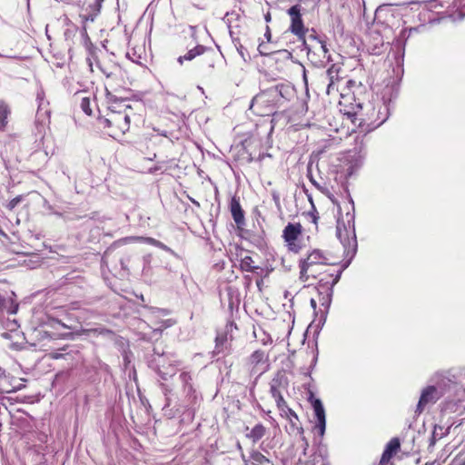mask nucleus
Masks as SVG:
<instances>
[{
	"label": "nucleus",
	"mask_w": 465,
	"mask_h": 465,
	"mask_svg": "<svg viewBox=\"0 0 465 465\" xmlns=\"http://www.w3.org/2000/svg\"><path fill=\"white\" fill-rule=\"evenodd\" d=\"M283 100L282 87L272 86L256 94L252 98L249 109L259 116L272 115L282 105Z\"/></svg>",
	"instance_id": "1"
},
{
	"label": "nucleus",
	"mask_w": 465,
	"mask_h": 465,
	"mask_svg": "<svg viewBox=\"0 0 465 465\" xmlns=\"http://www.w3.org/2000/svg\"><path fill=\"white\" fill-rule=\"evenodd\" d=\"M130 111L129 105L123 111L110 110L106 115L100 118V124L104 129H108L110 136H122L130 129Z\"/></svg>",
	"instance_id": "2"
},
{
	"label": "nucleus",
	"mask_w": 465,
	"mask_h": 465,
	"mask_svg": "<svg viewBox=\"0 0 465 465\" xmlns=\"http://www.w3.org/2000/svg\"><path fill=\"white\" fill-rule=\"evenodd\" d=\"M434 384L425 387L420 393V400L417 404L416 412L420 414L425 407L429 404H434L446 392L450 384V380L446 379L439 374L432 379Z\"/></svg>",
	"instance_id": "3"
},
{
	"label": "nucleus",
	"mask_w": 465,
	"mask_h": 465,
	"mask_svg": "<svg viewBox=\"0 0 465 465\" xmlns=\"http://www.w3.org/2000/svg\"><path fill=\"white\" fill-rule=\"evenodd\" d=\"M326 264H330V262L323 252L318 249L312 251L305 259L300 261V280L303 282H308V274L312 272L313 267Z\"/></svg>",
	"instance_id": "4"
},
{
	"label": "nucleus",
	"mask_w": 465,
	"mask_h": 465,
	"mask_svg": "<svg viewBox=\"0 0 465 465\" xmlns=\"http://www.w3.org/2000/svg\"><path fill=\"white\" fill-rule=\"evenodd\" d=\"M302 232V227L301 223H289L282 231V238L286 242L288 250L293 252L295 253L299 252L301 250V245L298 242V238L301 236Z\"/></svg>",
	"instance_id": "5"
},
{
	"label": "nucleus",
	"mask_w": 465,
	"mask_h": 465,
	"mask_svg": "<svg viewBox=\"0 0 465 465\" xmlns=\"http://www.w3.org/2000/svg\"><path fill=\"white\" fill-rule=\"evenodd\" d=\"M336 235L344 247V251L349 254H354L357 248V241L354 231H349L343 222L338 221L336 226Z\"/></svg>",
	"instance_id": "6"
},
{
	"label": "nucleus",
	"mask_w": 465,
	"mask_h": 465,
	"mask_svg": "<svg viewBox=\"0 0 465 465\" xmlns=\"http://www.w3.org/2000/svg\"><path fill=\"white\" fill-rule=\"evenodd\" d=\"M288 15L291 16V26L290 30L292 34L297 35L299 38H303L306 33V29L303 26V23L301 15V7L296 5L292 6L288 10Z\"/></svg>",
	"instance_id": "7"
},
{
	"label": "nucleus",
	"mask_w": 465,
	"mask_h": 465,
	"mask_svg": "<svg viewBox=\"0 0 465 465\" xmlns=\"http://www.w3.org/2000/svg\"><path fill=\"white\" fill-rule=\"evenodd\" d=\"M248 363L254 373L262 374L268 369V356L263 351H255L249 358Z\"/></svg>",
	"instance_id": "8"
},
{
	"label": "nucleus",
	"mask_w": 465,
	"mask_h": 465,
	"mask_svg": "<svg viewBox=\"0 0 465 465\" xmlns=\"http://www.w3.org/2000/svg\"><path fill=\"white\" fill-rule=\"evenodd\" d=\"M312 407L314 411L315 417L317 419V424L315 425V430H318L320 436H323L325 433L326 428V417L325 411L323 405L319 399H315L312 401Z\"/></svg>",
	"instance_id": "9"
},
{
	"label": "nucleus",
	"mask_w": 465,
	"mask_h": 465,
	"mask_svg": "<svg viewBox=\"0 0 465 465\" xmlns=\"http://www.w3.org/2000/svg\"><path fill=\"white\" fill-rule=\"evenodd\" d=\"M230 210L234 222L240 225L244 222V215L242 210L239 200L236 197H232L230 203Z\"/></svg>",
	"instance_id": "10"
},
{
	"label": "nucleus",
	"mask_w": 465,
	"mask_h": 465,
	"mask_svg": "<svg viewBox=\"0 0 465 465\" xmlns=\"http://www.w3.org/2000/svg\"><path fill=\"white\" fill-rule=\"evenodd\" d=\"M163 361H164L163 359H162V357L159 356V359L157 361L158 373L163 380H167L168 377H172L176 373V369L172 364H169L166 367Z\"/></svg>",
	"instance_id": "11"
},
{
	"label": "nucleus",
	"mask_w": 465,
	"mask_h": 465,
	"mask_svg": "<svg viewBox=\"0 0 465 465\" xmlns=\"http://www.w3.org/2000/svg\"><path fill=\"white\" fill-rule=\"evenodd\" d=\"M205 50V46L199 45L189 50L184 55L179 56L177 61L180 64H183V61H192L196 56L203 54Z\"/></svg>",
	"instance_id": "12"
},
{
	"label": "nucleus",
	"mask_w": 465,
	"mask_h": 465,
	"mask_svg": "<svg viewBox=\"0 0 465 465\" xmlns=\"http://www.w3.org/2000/svg\"><path fill=\"white\" fill-rule=\"evenodd\" d=\"M132 241H141L164 251L169 250V248L164 243L152 237H127L124 239V242H130Z\"/></svg>",
	"instance_id": "13"
},
{
	"label": "nucleus",
	"mask_w": 465,
	"mask_h": 465,
	"mask_svg": "<svg viewBox=\"0 0 465 465\" xmlns=\"http://www.w3.org/2000/svg\"><path fill=\"white\" fill-rule=\"evenodd\" d=\"M401 444L397 438L391 439L387 444L386 450L382 454V460L390 459L400 450Z\"/></svg>",
	"instance_id": "14"
},
{
	"label": "nucleus",
	"mask_w": 465,
	"mask_h": 465,
	"mask_svg": "<svg viewBox=\"0 0 465 465\" xmlns=\"http://www.w3.org/2000/svg\"><path fill=\"white\" fill-rule=\"evenodd\" d=\"M266 433V428L261 424H256L251 431L247 434V438L252 440L254 443L260 440Z\"/></svg>",
	"instance_id": "15"
},
{
	"label": "nucleus",
	"mask_w": 465,
	"mask_h": 465,
	"mask_svg": "<svg viewBox=\"0 0 465 465\" xmlns=\"http://www.w3.org/2000/svg\"><path fill=\"white\" fill-rule=\"evenodd\" d=\"M251 463H245V465H270L271 461L263 454L255 450L251 453L250 456Z\"/></svg>",
	"instance_id": "16"
},
{
	"label": "nucleus",
	"mask_w": 465,
	"mask_h": 465,
	"mask_svg": "<svg viewBox=\"0 0 465 465\" xmlns=\"http://www.w3.org/2000/svg\"><path fill=\"white\" fill-rule=\"evenodd\" d=\"M253 260L251 256L246 255L241 260L240 267L242 271L253 272L258 267L253 265Z\"/></svg>",
	"instance_id": "17"
},
{
	"label": "nucleus",
	"mask_w": 465,
	"mask_h": 465,
	"mask_svg": "<svg viewBox=\"0 0 465 465\" xmlns=\"http://www.w3.org/2000/svg\"><path fill=\"white\" fill-rule=\"evenodd\" d=\"M288 381L287 378L281 373H278L275 378L272 379L271 386L276 387L279 390H284L287 388Z\"/></svg>",
	"instance_id": "18"
},
{
	"label": "nucleus",
	"mask_w": 465,
	"mask_h": 465,
	"mask_svg": "<svg viewBox=\"0 0 465 465\" xmlns=\"http://www.w3.org/2000/svg\"><path fill=\"white\" fill-rule=\"evenodd\" d=\"M91 332L95 333V334H99V335H104V334L112 333V331L107 330V329L97 328V329H81L80 331H77V334L78 335L89 334Z\"/></svg>",
	"instance_id": "19"
},
{
	"label": "nucleus",
	"mask_w": 465,
	"mask_h": 465,
	"mask_svg": "<svg viewBox=\"0 0 465 465\" xmlns=\"http://www.w3.org/2000/svg\"><path fill=\"white\" fill-rule=\"evenodd\" d=\"M10 113V110L6 104L0 102V122L4 123Z\"/></svg>",
	"instance_id": "20"
},
{
	"label": "nucleus",
	"mask_w": 465,
	"mask_h": 465,
	"mask_svg": "<svg viewBox=\"0 0 465 465\" xmlns=\"http://www.w3.org/2000/svg\"><path fill=\"white\" fill-rule=\"evenodd\" d=\"M82 110L87 114V115H91L92 114V109L90 107V100L89 98L87 97H84L81 101V104H80Z\"/></svg>",
	"instance_id": "21"
},
{
	"label": "nucleus",
	"mask_w": 465,
	"mask_h": 465,
	"mask_svg": "<svg viewBox=\"0 0 465 465\" xmlns=\"http://www.w3.org/2000/svg\"><path fill=\"white\" fill-rule=\"evenodd\" d=\"M332 74H333L332 68H331V69H329L327 71V74L330 77V84H328V87H327V93L328 94H331V90L334 87V82H333V75H332Z\"/></svg>",
	"instance_id": "22"
},
{
	"label": "nucleus",
	"mask_w": 465,
	"mask_h": 465,
	"mask_svg": "<svg viewBox=\"0 0 465 465\" xmlns=\"http://www.w3.org/2000/svg\"><path fill=\"white\" fill-rule=\"evenodd\" d=\"M22 201V197L21 196H16L15 197L14 199H12L7 204H6V207L9 209V210H13L15 208V206Z\"/></svg>",
	"instance_id": "23"
},
{
	"label": "nucleus",
	"mask_w": 465,
	"mask_h": 465,
	"mask_svg": "<svg viewBox=\"0 0 465 465\" xmlns=\"http://www.w3.org/2000/svg\"><path fill=\"white\" fill-rule=\"evenodd\" d=\"M274 400L276 401L277 407L280 410L283 411L285 408H287L286 401H284L282 395L280 396V397L275 398Z\"/></svg>",
	"instance_id": "24"
},
{
	"label": "nucleus",
	"mask_w": 465,
	"mask_h": 465,
	"mask_svg": "<svg viewBox=\"0 0 465 465\" xmlns=\"http://www.w3.org/2000/svg\"><path fill=\"white\" fill-rule=\"evenodd\" d=\"M308 178L310 182L320 191L324 192L325 190L316 182V180L313 178L312 172L310 169H308Z\"/></svg>",
	"instance_id": "25"
},
{
	"label": "nucleus",
	"mask_w": 465,
	"mask_h": 465,
	"mask_svg": "<svg viewBox=\"0 0 465 465\" xmlns=\"http://www.w3.org/2000/svg\"><path fill=\"white\" fill-rule=\"evenodd\" d=\"M270 391L273 399L282 396V391L277 389L276 387L271 386Z\"/></svg>",
	"instance_id": "26"
},
{
	"label": "nucleus",
	"mask_w": 465,
	"mask_h": 465,
	"mask_svg": "<svg viewBox=\"0 0 465 465\" xmlns=\"http://www.w3.org/2000/svg\"><path fill=\"white\" fill-rule=\"evenodd\" d=\"M312 272H309L308 274V281H310L311 279H313L315 280L317 278V270H316V267H313L312 271H311Z\"/></svg>",
	"instance_id": "27"
},
{
	"label": "nucleus",
	"mask_w": 465,
	"mask_h": 465,
	"mask_svg": "<svg viewBox=\"0 0 465 465\" xmlns=\"http://www.w3.org/2000/svg\"><path fill=\"white\" fill-rule=\"evenodd\" d=\"M97 66L106 77H110L113 74L112 72H108L107 69L103 68L100 64H97Z\"/></svg>",
	"instance_id": "28"
},
{
	"label": "nucleus",
	"mask_w": 465,
	"mask_h": 465,
	"mask_svg": "<svg viewBox=\"0 0 465 465\" xmlns=\"http://www.w3.org/2000/svg\"><path fill=\"white\" fill-rule=\"evenodd\" d=\"M341 273V272L339 271L338 273L336 274L335 278L332 280L331 287H333L339 282Z\"/></svg>",
	"instance_id": "29"
},
{
	"label": "nucleus",
	"mask_w": 465,
	"mask_h": 465,
	"mask_svg": "<svg viewBox=\"0 0 465 465\" xmlns=\"http://www.w3.org/2000/svg\"><path fill=\"white\" fill-rule=\"evenodd\" d=\"M319 43H320V47H321L322 51L324 54H327L328 53V49H327V46H326L325 43L322 42V41H320Z\"/></svg>",
	"instance_id": "30"
},
{
	"label": "nucleus",
	"mask_w": 465,
	"mask_h": 465,
	"mask_svg": "<svg viewBox=\"0 0 465 465\" xmlns=\"http://www.w3.org/2000/svg\"><path fill=\"white\" fill-rule=\"evenodd\" d=\"M264 35H265V37L267 38L268 41L271 40V31H270L269 26H266V32H265Z\"/></svg>",
	"instance_id": "31"
},
{
	"label": "nucleus",
	"mask_w": 465,
	"mask_h": 465,
	"mask_svg": "<svg viewBox=\"0 0 465 465\" xmlns=\"http://www.w3.org/2000/svg\"><path fill=\"white\" fill-rule=\"evenodd\" d=\"M258 50H259L260 54L262 55L268 54V53H266L264 50H262V44L259 45Z\"/></svg>",
	"instance_id": "32"
},
{
	"label": "nucleus",
	"mask_w": 465,
	"mask_h": 465,
	"mask_svg": "<svg viewBox=\"0 0 465 465\" xmlns=\"http://www.w3.org/2000/svg\"><path fill=\"white\" fill-rule=\"evenodd\" d=\"M288 411L290 412L291 416L294 417L296 420L298 419L296 413L292 410L288 409Z\"/></svg>",
	"instance_id": "33"
},
{
	"label": "nucleus",
	"mask_w": 465,
	"mask_h": 465,
	"mask_svg": "<svg viewBox=\"0 0 465 465\" xmlns=\"http://www.w3.org/2000/svg\"><path fill=\"white\" fill-rule=\"evenodd\" d=\"M311 305H312V307L313 309H316L317 303H316V301L314 299L311 300Z\"/></svg>",
	"instance_id": "34"
},
{
	"label": "nucleus",
	"mask_w": 465,
	"mask_h": 465,
	"mask_svg": "<svg viewBox=\"0 0 465 465\" xmlns=\"http://www.w3.org/2000/svg\"><path fill=\"white\" fill-rule=\"evenodd\" d=\"M297 430L300 435L303 434V429L302 427H297Z\"/></svg>",
	"instance_id": "35"
},
{
	"label": "nucleus",
	"mask_w": 465,
	"mask_h": 465,
	"mask_svg": "<svg viewBox=\"0 0 465 465\" xmlns=\"http://www.w3.org/2000/svg\"><path fill=\"white\" fill-rule=\"evenodd\" d=\"M265 20L266 22L271 21V15L269 13L265 15Z\"/></svg>",
	"instance_id": "36"
},
{
	"label": "nucleus",
	"mask_w": 465,
	"mask_h": 465,
	"mask_svg": "<svg viewBox=\"0 0 465 465\" xmlns=\"http://www.w3.org/2000/svg\"><path fill=\"white\" fill-rule=\"evenodd\" d=\"M181 377H182L183 380H185V378H186V374H185V373H183V374L181 375Z\"/></svg>",
	"instance_id": "37"
}]
</instances>
